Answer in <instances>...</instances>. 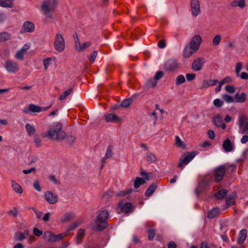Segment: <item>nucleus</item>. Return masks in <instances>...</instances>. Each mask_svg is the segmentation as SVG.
<instances>
[{
  "mask_svg": "<svg viewBox=\"0 0 248 248\" xmlns=\"http://www.w3.org/2000/svg\"><path fill=\"white\" fill-rule=\"evenodd\" d=\"M148 239L150 241L153 240L155 235V230H152V229L148 230Z\"/></svg>",
  "mask_w": 248,
  "mask_h": 248,
  "instance_id": "52",
  "label": "nucleus"
},
{
  "mask_svg": "<svg viewBox=\"0 0 248 248\" xmlns=\"http://www.w3.org/2000/svg\"><path fill=\"white\" fill-rule=\"evenodd\" d=\"M34 234L37 236H40L43 234L42 231L39 230L37 228H34L33 230Z\"/></svg>",
  "mask_w": 248,
  "mask_h": 248,
  "instance_id": "62",
  "label": "nucleus"
},
{
  "mask_svg": "<svg viewBox=\"0 0 248 248\" xmlns=\"http://www.w3.org/2000/svg\"><path fill=\"white\" fill-rule=\"evenodd\" d=\"M11 186L14 191L17 194H22L23 193V189L20 185L16 183L15 180H11Z\"/></svg>",
  "mask_w": 248,
  "mask_h": 248,
  "instance_id": "25",
  "label": "nucleus"
},
{
  "mask_svg": "<svg viewBox=\"0 0 248 248\" xmlns=\"http://www.w3.org/2000/svg\"><path fill=\"white\" fill-rule=\"evenodd\" d=\"M226 201L228 205H233L235 203L234 196H231L227 197Z\"/></svg>",
  "mask_w": 248,
  "mask_h": 248,
  "instance_id": "53",
  "label": "nucleus"
},
{
  "mask_svg": "<svg viewBox=\"0 0 248 248\" xmlns=\"http://www.w3.org/2000/svg\"><path fill=\"white\" fill-rule=\"evenodd\" d=\"M73 36L75 38V48L77 52H83L88 49L92 45L91 41L83 43L80 42L77 33H75Z\"/></svg>",
  "mask_w": 248,
  "mask_h": 248,
  "instance_id": "5",
  "label": "nucleus"
},
{
  "mask_svg": "<svg viewBox=\"0 0 248 248\" xmlns=\"http://www.w3.org/2000/svg\"><path fill=\"white\" fill-rule=\"evenodd\" d=\"M51 59L49 57H47L44 60L43 64L45 70H46L48 68V67L51 63Z\"/></svg>",
  "mask_w": 248,
  "mask_h": 248,
  "instance_id": "50",
  "label": "nucleus"
},
{
  "mask_svg": "<svg viewBox=\"0 0 248 248\" xmlns=\"http://www.w3.org/2000/svg\"><path fill=\"white\" fill-rule=\"evenodd\" d=\"M6 70L11 73H15L19 69L18 65L16 62L11 61H7L4 65Z\"/></svg>",
  "mask_w": 248,
  "mask_h": 248,
  "instance_id": "11",
  "label": "nucleus"
},
{
  "mask_svg": "<svg viewBox=\"0 0 248 248\" xmlns=\"http://www.w3.org/2000/svg\"><path fill=\"white\" fill-rule=\"evenodd\" d=\"M13 0H0V5L3 7H10L13 6Z\"/></svg>",
  "mask_w": 248,
  "mask_h": 248,
  "instance_id": "36",
  "label": "nucleus"
},
{
  "mask_svg": "<svg viewBox=\"0 0 248 248\" xmlns=\"http://www.w3.org/2000/svg\"><path fill=\"white\" fill-rule=\"evenodd\" d=\"M45 109H42L41 107L34 105V104H30L29 105L28 109H24L23 110V112L28 113L29 112H40L41 111H42L44 110Z\"/></svg>",
  "mask_w": 248,
  "mask_h": 248,
  "instance_id": "20",
  "label": "nucleus"
},
{
  "mask_svg": "<svg viewBox=\"0 0 248 248\" xmlns=\"http://www.w3.org/2000/svg\"><path fill=\"white\" fill-rule=\"evenodd\" d=\"M106 120L108 122H114L120 120V118L115 114H108L106 116Z\"/></svg>",
  "mask_w": 248,
  "mask_h": 248,
  "instance_id": "31",
  "label": "nucleus"
},
{
  "mask_svg": "<svg viewBox=\"0 0 248 248\" xmlns=\"http://www.w3.org/2000/svg\"><path fill=\"white\" fill-rule=\"evenodd\" d=\"M146 158L147 161L150 163H154L157 160V158L156 156L151 153H148L146 154Z\"/></svg>",
  "mask_w": 248,
  "mask_h": 248,
  "instance_id": "33",
  "label": "nucleus"
},
{
  "mask_svg": "<svg viewBox=\"0 0 248 248\" xmlns=\"http://www.w3.org/2000/svg\"><path fill=\"white\" fill-rule=\"evenodd\" d=\"M62 125L60 122H56L53 124L52 127L48 130L47 134L43 135V137L47 136L52 140H62L66 137V133L62 130Z\"/></svg>",
  "mask_w": 248,
  "mask_h": 248,
  "instance_id": "1",
  "label": "nucleus"
},
{
  "mask_svg": "<svg viewBox=\"0 0 248 248\" xmlns=\"http://www.w3.org/2000/svg\"><path fill=\"white\" fill-rule=\"evenodd\" d=\"M26 53L20 49L16 53L15 58L20 60H23L24 56Z\"/></svg>",
  "mask_w": 248,
  "mask_h": 248,
  "instance_id": "46",
  "label": "nucleus"
},
{
  "mask_svg": "<svg viewBox=\"0 0 248 248\" xmlns=\"http://www.w3.org/2000/svg\"><path fill=\"white\" fill-rule=\"evenodd\" d=\"M205 62L206 61L204 58H197L193 61L192 63L191 68L194 71H199L202 69Z\"/></svg>",
  "mask_w": 248,
  "mask_h": 248,
  "instance_id": "8",
  "label": "nucleus"
},
{
  "mask_svg": "<svg viewBox=\"0 0 248 248\" xmlns=\"http://www.w3.org/2000/svg\"><path fill=\"white\" fill-rule=\"evenodd\" d=\"M222 147L226 152H230L232 151L234 145L233 143L231 142L230 140L227 139L224 141Z\"/></svg>",
  "mask_w": 248,
  "mask_h": 248,
  "instance_id": "21",
  "label": "nucleus"
},
{
  "mask_svg": "<svg viewBox=\"0 0 248 248\" xmlns=\"http://www.w3.org/2000/svg\"><path fill=\"white\" fill-rule=\"evenodd\" d=\"M145 183V180L140 177H136L134 184L135 188H137L140 186V185Z\"/></svg>",
  "mask_w": 248,
  "mask_h": 248,
  "instance_id": "38",
  "label": "nucleus"
},
{
  "mask_svg": "<svg viewBox=\"0 0 248 248\" xmlns=\"http://www.w3.org/2000/svg\"><path fill=\"white\" fill-rule=\"evenodd\" d=\"M154 79H150L146 81V85L149 87H155L156 86L157 82Z\"/></svg>",
  "mask_w": 248,
  "mask_h": 248,
  "instance_id": "48",
  "label": "nucleus"
},
{
  "mask_svg": "<svg viewBox=\"0 0 248 248\" xmlns=\"http://www.w3.org/2000/svg\"><path fill=\"white\" fill-rule=\"evenodd\" d=\"M196 51L194 50L189 45L186 46L183 52V56L186 58H188L191 57Z\"/></svg>",
  "mask_w": 248,
  "mask_h": 248,
  "instance_id": "24",
  "label": "nucleus"
},
{
  "mask_svg": "<svg viewBox=\"0 0 248 248\" xmlns=\"http://www.w3.org/2000/svg\"><path fill=\"white\" fill-rule=\"evenodd\" d=\"M29 234V232L27 230L25 231L24 232H17L15 233L14 238L16 241H21L25 239Z\"/></svg>",
  "mask_w": 248,
  "mask_h": 248,
  "instance_id": "22",
  "label": "nucleus"
},
{
  "mask_svg": "<svg viewBox=\"0 0 248 248\" xmlns=\"http://www.w3.org/2000/svg\"><path fill=\"white\" fill-rule=\"evenodd\" d=\"M202 38L199 35H195L191 39L189 46H190L194 50L197 51L202 42Z\"/></svg>",
  "mask_w": 248,
  "mask_h": 248,
  "instance_id": "12",
  "label": "nucleus"
},
{
  "mask_svg": "<svg viewBox=\"0 0 248 248\" xmlns=\"http://www.w3.org/2000/svg\"><path fill=\"white\" fill-rule=\"evenodd\" d=\"M44 238L46 239L49 242H54V234L50 231L45 232L44 234Z\"/></svg>",
  "mask_w": 248,
  "mask_h": 248,
  "instance_id": "35",
  "label": "nucleus"
},
{
  "mask_svg": "<svg viewBox=\"0 0 248 248\" xmlns=\"http://www.w3.org/2000/svg\"><path fill=\"white\" fill-rule=\"evenodd\" d=\"M23 28L25 32L31 33L34 31L35 25L33 22L27 21L23 23Z\"/></svg>",
  "mask_w": 248,
  "mask_h": 248,
  "instance_id": "18",
  "label": "nucleus"
},
{
  "mask_svg": "<svg viewBox=\"0 0 248 248\" xmlns=\"http://www.w3.org/2000/svg\"><path fill=\"white\" fill-rule=\"evenodd\" d=\"M56 6V0H45L43 1L41 5V8L46 16L45 19L46 23L49 22L53 19V15L51 12L55 10Z\"/></svg>",
  "mask_w": 248,
  "mask_h": 248,
  "instance_id": "3",
  "label": "nucleus"
},
{
  "mask_svg": "<svg viewBox=\"0 0 248 248\" xmlns=\"http://www.w3.org/2000/svg\"><path fill=\"white\" fill-rule=\"evenodd\" d=\"M85 235V231L83 229H80L77 234V243L80 244Z\"/></svg>",
  "mask_w": 248,
  "mask_h": 248,
  "instance_id": "37",
  "label": "nucleus"
},
{
  "mask_svg": "<svg viewBox=\"0 0 248 248\" xmlns=\"http://www.w3.org/2000/svg\"><path fill=\"white\" fill-rule=\"evenodd\" d=\"M109 215L106 210H103L98 213L96 220L94 223V231H101L108 227Z\"/></svg>",
  "mask_w": 248,
  "mask_h": 248,
  "instance_id": "2",
  "label": "nucleus"
},
{
  "mask_svg": "<svg viewBox=\"0 0 248 248\" xmlns=\"http://www.w3.org/2000/svg\"><path fill=\"white\" fill-rule=\"evenodd\" d=\"M11 35L7 32L0 33V42H5L10 39Z\"/></svg>",
  "mask_w": 248,
  "mask_h": 248,
  "instance_id": "34",
  "label": "nucleus"
},
{
  "mask_svg": "<svg viewBox=\"0 0 248 248\" xmlns=\"http://www.w3.org/2000/svg\"><path fill=\"white\" fill-rule=\"evenodd\" d=\"M75 217V215L72 213H66L64 214L61 218V221L62 222H68L71 220Z\"/></svg>",
  "mask_w": 248,
  "mask_h": 248,
  "instance_id": "26",
  "label": "nucleus"
},
{
  "mask_svg": "<svg viewBox=\"0 0 248 248\" xmlns=\"http://www.w3.org/2000/svg\"><path fill=\"white\" fill-rule=\"evenodd\" d=\"M132 191H133L132 189H128L127 190H125V191H121V192L118 193L116 194V196H124V195H126L127 194H128L131 193Z\"/></svg>",
  "mask_w": 248,
  "mask_h": 248,
  "instance_id": "57",
  "label": "nucleus"
},
{
  "mask_svg": "<svg viewBox=\"0 0 248 248\" xmlns=\"http://www.w3.org/2000/svg\"><path fill=\"white\" fill-rule=\"evenodd\" d=\"M80 224V222H75L70 225H69L67 229V232H70L76 229L79 224Z\"/></svg>",
  "mask_w": 248,
  "mask_h": 248,
  "instance_id": "49",
  "label": "nucleus"
},
{
  "mask_svg": "<svg viewBox=\"0 0 248 248\" xmlns=\"http://www.w3.org/2000/svg\"><path fill=\"white\" fill-rule=\"evenodd\" d=\"M239 132L242 134H248V122L245 125L244 129L242 131H239Z\"/></svg>",
  "mask_w": 248,
  "mask_h": 248,
  "instance_id": "64",
  "label": "nucleus"
},
{
  "mask_svg": "<svg viewBox=\"0 0 248 248\" xmlns=\"http://www.w3.org/2000/svg\"><path fill=\"white\" fill-rule=\"evenodd\" d=\"M220 214V210L218 208H213L209 211L207 217L210 218H213Z\"/></svg>",
  "mask_w": 248,
  "mask_h": 248,
  "instance_id": "27",
  "label": "nucleus"
},
{
  "mask_svg": "<svg viewBox=\"0 0 248 248\" xmlns=\"http://www.w3.org/2000/svg\"><path fill=\"white\" fill-rule=\"evenodd\" d=\"M133 99L132 98H127L124 99L121 103V106L123 108H127L131 105Z\"/></svg>",
  "mask_w": 248,
  "mask_h": 248,
  "instance_id": "42",
  "label": "nucleus"
},
{
  "mask_svg": "<svg viewBox=\"0 0 248 248\" xmlns=\"http://www.w3.org/2000/svg\"><path fill=\"white\" fill-rule=\"evenodd\" d=\"M45 200L50 204H55L58 202L57 195L53 194L50 191H46L44 194Z\"/></svg>",
  "mask_w": 248,
  "mask_h": 248,
  "instance_id": "13",
  "label": "nucleus"
},
{
  "mask_svg": "<svg viewBox=\"0 0 248 248\" xmlns=\"http://www.w3.org/2000/svg\"><path fill=\"white\" fill-rule=\"evenodd\" d=\"M175 144L178 147H185V144L184 142L180 139L179 136H175Z\"/></svg>",
  "mask_w": 248,
  "mask_h": 248,
  "instance_id": "47",
  "label": "nucleus"
},
{
  "mask_svg": "<svg viewBox=\"0 0 248 248\" xmlns=\"http://www.w3.org/2000/svg\"><path fill=\"white\" fill-rule=\"evenodd\" d=\"M225 90L229 93H233L235 92V89L233 86L227 85L225 87Z\"/></svg>",
  "mask_w": 248,
  "mask_h": 248,
  "instance_id": "59",
  "label": "nucleus"
},
{
  "mask_svg": "<svg viewBox=\"0 0 248 248\" xmlns=\"http://www.w3.org/2000/svg\"><path fill=\"white\" fill-rule=\"evenodd\" d=\"M119 207L123 212L126 213H130L132 209V205L130 202H120L119 204Z\"/></svg>",
  "mask_w": 248,
  "mask_h": 248,
  "instance_id": "17",
  "label": "nucleus"
},
{
  "mask_svg": "<svg viewBox=\"0 0 248 248\" xmlns=\"http://www.w3.org/2000/svg\"><path fill=\"white\" fill-rule=\"evenodd\" d=\"M197 153L195 151L192 152H186L183 155V156L180 159L178 167L183 169L184 166L187 165L197 155Z\"/></svg>",
  "mask_w": 248,
  "mask_h": 248,
  "instance_id": "6",
  "label": "nucleus"
},
{
  "mask_svg": "<svg viewBox=\"0 0 248 248\" xmlns=\"http://www.w3.org/2000/svg\"><path fill=\"white\" fill-rule=\"evenodd\" d=\"M33 187L38 192L42 191V188L38 180L35 181L33 184Z\"/></svg>",
  "mask_w": 248,
  "mask_h": 248,
  "instance_id": "55",
  "label": "nucleus"
},
{
  "mask_svg": "<svg viewBox=\"0 0 248 248\" xmlns=\"http://www.w3.org/2000/svg\"><path fill=\"white\" fill-rule=\"evenodd\" d=\"M247 236V231L246 229L241 230L238 234L237 243L242 245L244 243Z\"/></svg>",
  "mask_w": 248,
  "mask_h": 248,
  "instance_id": "23",
  "label": "nucleus"
},
{
  "mask_svg": "<svg viewBox=\"0 0 248 248\" xmlns=\"http://www.w3.org/2000/svg\"><path fill=\"white\" fill-rule=\"evenodd\" d=\"M179 65L176 60L170 59L168 60L164 65V69L168 72H172L178 68Z\"/></svg>",
  "mask_w": 248,
  "mask_h": 248,
  "instance_id": "9",
  "label": "nucleus"
},
{
  "mask_svg": "<svg viewBox=\"0 0 248 248\" xmlns=\"http://www.w3.org/2000/svg\"><path fill=\"white\" fill-rule=\"evenodd\" d=\"M222 97L223 99L227 103H231L234 102V97L227 94H223Z\"/></svg>",
  "mask_w": 248,
  "mask_h": 248,
  "instance_id": "40",
  "label": "nucleus"
},
{
  "mask_svg": "<svg viewBox=\"0 0 248 248\" xmlns=\"http://www.w3.org/2000/svg\"><path fill=\"white\" fill-rule=\"evenodd\" d=\"M72 90L71 89L65 91L60 95L59 99L60 100H64L67 96L70 94V93H72Z\"/></svg>",
  "mask_w": 248,
  "mask_h": 248,
  "instance_id": "45",
  "label": "nucleus"
},
{
  "mask_svg": "<svg viewBox=\"0 0 248 248\" xmlns=\"http://www.w3.org/2000/svg\"><path fill=\"white\" fill-rule=\"evenodd\" d=\"M214 124L218 127H221L223 129H224L226 125L223 122V120L222 117L218 114L215 115L213 118Z\"/></svg>",
  "mask_w": 248,
  "mask_h": 248,
  "instance_id": "15",
  "label": "nucleus"
},
{
  "mask_svg": "<svg viewBox=\"0 0 248 248\" xmlns=\"http://www.w3.org/2000/svg\"><path fill=\"white\" fill-rule=\"evenodd\" d=\"M66 140L68 143L72 144L75 141V137L70 135L67 137Z\"/></svg>",
  "mask_w": 248,
  "mask_h": 248,
  "instance_id": "63",
  "label": "nucleus"
},
{
  "mask_svg": "<svg viewBox=\"0 0 248 248\" xmlns=\"http://www.w3.org/2000/svg\"><path fill=\"white\" fill-rule=\"evenodd\" d=\"M246 94L244 93L241 94L236 93L234 95V102L243 103L246 100Z\"/></svg>",
  "mask_w": 248,
  "mask_h": 248,
  "instance_id": "28",
  "label": "nucleus"
},
{
  "mask_svg": "<svg viewBox=\"0 0 248 248\" xmlns=\"http://www.w3.org/2000/svg\"><path fill=\"white\" fill-rule=\"evenodd\" d=\"M157 186L156 184H152L147 189L145 193V195L147 197L151 196L156 189Z\"/></svg>",
  "mask_w": 248,
  "mask_h": 248,
  "instance_id": "30",
  "label": "nucleus"
},
{
  "mask_svg": "<svg viewBox=\"0 0 248 248\" xmlns=\"http://www.w3.org/2000/svg\"><path fill=\"white\" fill-rule=\"evenodd\" d=\"M163 75L164 73L162 71H157L154 77V78L155 80H159L163 76Z\"/></svg>",
  "mask_w": 248,
  "mask_h": 248,
  "instance_id": "60",
  "label": "nucleus"
},
{
  "mask_svg": "<svg viewBox=\"0 0 248 248\" xmlns=\"http://www.w3.org/2000/svg\"><path fill=\"white\" fill-rule=\"evenodd\" d=\"M34 142L36 147H38L41 145V140L38 136L35 137L34 139Z\"/></svg>",
  "mask_w": 248,
  "mask_h": 248,
  "instance_id": "61",
  "label": "nucleus"
},
{
  "mask_svg": "<svg viewBox=\"0 0 248 248\" xmlns=\"http://www.w3.org/2000/svg\"><path fill=\"white\" fill-rule=\"evenodd\" d=\"M186 77L187 81H190L194 80L195 78L196 74L194 73L186 74Z\"/></svg>",
  "mask_w": 248,
  "mask_h": 248,
  "instance_id": "58",
  "label": "nucleus"
},
{
  "mask_svg": "<svg viewBox=\"0 0 248 248\" xmlns=\"http://www.w3.org/2000/svg\"><path fill=\"white\" fill-rule=\"evenodd\" d=\"M211 181V180H208V176L207 175L205 178L204 180L200 183L196 189V193L197 195L202 192L203 190H204L206 187H207L209 185V182Z\"/></svg>",
  "mask_w": 248,
  "mask_h": 248,
  "instance_id": "14",
  "label": "nucleus"
},
{
  "mask_svg": "<svg viewBox=\"0 0 248 248\" xmlns=\"http://www.w3.org/2000/svg\"><path fill=\"white\" fill-rule=\"evenodd\" d=\"M53 46L55 49L58 52L63 51L65 48V43L62 35L58 32L54 37Z\"/></svg>",
  "mask_w": 248,
  "mask_h": 248,
  "instance_id": "4",
  "label": "nucleus"
},
{
  "mask_svg": "<svg viewBox=\"0 0 248 248\" xmlns=\"http://www.w3.org/2000/svg\"><path fill=\"white\" fill-rule=\"evenodd\" d=\"M112 153L111 149L110 147H108L107 148L105 157L103 158H102V159L101 160V169H102L104 167V164L105 163L106 159L107 158L111 157L112 156Z\"/></svg>",
  "mask_w": 248,
  "mask_h": 248,
  "instance_id": "29",
  "label": "nucleus"
},
{
  "mask_svg": "<svg viewBox=\"0 0 248 248\" xmlns=\"http://www.w3.org/2000/svg\"><path fill=\"white\" fill-rule=\"evenodd\" d=\"M218 83V80L217 79H205L203 80L201 84L200 89L202 90L206 89L209 86H215Z\"/></svg>",
  "mask_w": 248,
  "mask_h": 248,
  "instance_id": "16",
  "label": "nucleus"
},
{
  "mask_svg": "<svg viewBox=\"0 0 248 248\" xmlns=\"http://www.w3.org/2000/svg\"><path fill=\"white\" fill-rule=\"evenodd\" d=\"M246 121V117L245 116H241L238 121V125L239 127V131H241L240 129L243 127V124Z\"/></svg>",
  "mask_w": 248,
  "mask_h": 248,
  "instance_id": "51",
  "label": "nucleus"
},
{
  "mask_svg": "<svg viewBox=\"0 0 248 248\" xmlns=\"http://www.w3.org/2000/svg\"><path fill=\"white\" fill-rule=\"evenodd\" d=\"M190 8L192 15L194 17L198 16L201 13L200 5L199 0H191Z\"/></svg>",
  "mask_w": 248,
  "mask_h": 248,
  "instance_id": "10",
  "label": "nucleus"
},
{
  "mask_svg": "<svg viewBox=\"0 0 248 248\" xmlns=\"http://www.w3.org/2000/svg\"><path fill=\"white\" fill-rule=\"evenodd\" d=\"M231 6L232 7H239L243 9L246 6V0H234L230 3Z\"/></svg>",
  "mask_w": 248,
  "mask_h": 248,
  "instance_id": "19",
  "label": "nucleus"
},
{
  "mask_svg": "<svg viewBox=\"0 0 248 248\" xmlns=\"http://www.w3.org/2000/svg\"><path fill=\"white\" fill-rule=\"evenodd\" d=\"M227 194V190L224 189H222L217 191L215 195L216 198L217 199H222Z\"/></svg>",
  "mask_w": 248,
  "mask_h": 248,
  "instance_id": "39",
  "label": "nucleus"
},
{
  "mask_svg": "<svg viewBox=\"0 0 248 248\" xmlns=\"http://www.w3.org/2000/svg\"><path fill=\"white\" fill-rule=\"evenodd\" d=\"M67 235V232L62 233L58 235H54L53 236L54 242L58 241L62 239Z\"/></svg>",
  "mask_w": 248,
  "mask_h": 248,
  "instance_id": "44",
  "label": "nucleus"
},
{
  "mask_svg": "<svg viewBox=\"0 0 248 248\" xmlns=\"http://www.w3.org/2000/svg\"><path fill=\"white\" fill-rule=\"evenodd\" d=\"M242 68V64L241 62H238L236 64L235 71L237 76H239V73Z\"/></svg>",
  "mask_w": 248,
  "mask_h": 248,
  "instance_id": "56",
  "label": "nucleus"
},
{
  "mask_svg": "<svg viewBox=\"0 0 248 248\" xmlns=\"http://www.w3.org/2000/svg\"><path fill=\"white\" fill-rule=\"evenodd\" d=\"M222 37L220 35H216L213 39V45L214 46H218L220 42H221Z\"/></svg>",
  "mask_w": 248,
  "mask_h": 248,
  "instance_id": "43",
  "label": "nucleus"
},
{
  "mask_svg": "<svg viewBox=\"0 0 248 248\" xmlns=\"http://www.w3.org/2000/svg\"><path fill=\"white\" fill-rule=\"evenodd\" d=\"M213 104L215 107L219 108L221 107L223 105V102L220 99L217 98L214 100Z\"/></svg>",
  "mask_w": 248,
  "mask_h": 248,
  "instance_id": "54",
  "label": "nucleus"
},
{
  "mask_svg": "<svg viewBox=\"0 0 248 248\" xmlns=\"http://www.w3.org/2000/svg\"><path fill=\"white\" fill-rule=\"evenodd\" d=\"M25 128L28 134L30 136H33L36 132V129L34 125L27 124H26Z\"/></svg>",
  "mask_w": 248,
  "mask_h": 248,
  "instance_id": "32",
  "label": "nucleus"
},
{
  "mask_svg": "<svg viewBox=\"0 0 248 248\" xmlns=\"http://www.w3.org/2000/svg\"><path fill=\"white\" fill-rule=\"evenodd\" d=\"M226 170L225 165H220L216 168L214 170L215 181L216 182L220 181L224 176Z\"/></svg>",
  "mask_w": 248,
  "mask_h": 248,
  "instance_id": "7",
  "label": "nucleus"
},
{
  "mask_svg": "<svg viewBox=\"0 0 248 248\" xmlns=\"http://www.w3.org/2000/svg\"><path fill=\"white\" fill-rule=\"evenodd\" d=\"M186 81V79L183 75H180L178 76L175 79V84L177 85H179L184 83Z\"/></svg>",
  "mask_w": 248,
  "mask_h": 248,
  "instance_id": "41",
  "label": "nucleus"
}]
</instances>
